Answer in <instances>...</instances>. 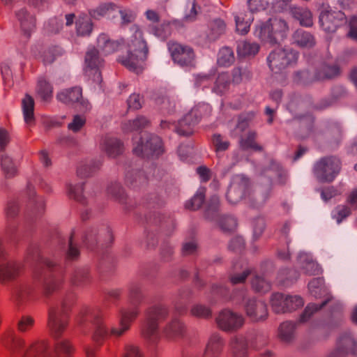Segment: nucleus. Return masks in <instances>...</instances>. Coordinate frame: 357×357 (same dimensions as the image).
<instances>
[{"label":"nucleus","mask_w":357,"mask_h":357,"mask_svg":"<svg viewBox=\"0 0 357 357\" xmlns=\"http://www.w3.org/2000/svg\"><path fill=\"white\" fill-rule=\"evenodd\" d=\"M116 7V5L112 3H103L96 9L91 10L89 13L91 17L98 20L114 11Z\"/></svg>","instance_id":"35"},{"label":"nucleus","mask_w":357,"mask_h":357,"mask_svg":"<svg viewBox=\"0 0 357 357\" xmlns=\"http://www.w3.org/2000/svg\"><path fill=\"white\" fill-rule=\"evenodd\" d=\"M140 142L133 148V152L138 156H148L149 155H160L163 152V146L161 139L158 136L151 135L144 144L140 138Z\"/></svg>","instance_id":"9"},{"label":"nucleus","mask_w":357,"mask_h":357,"mask_svg":"<svg viewBox=\"0 0 357 357\" xmlns=\"http://www.w3.org/2000/svg\"><path fill=\"white\" fill-rule=\"evenodd\" d=\"M6 254L1 244H0V282H6L16 278L20 273V265L15 262L4 263Z\"/></svg>","instance_id":"10"},{"label":"nucleus","mask_w":357,"mask_h":357,"mask_svg":"<svg viewBox=\"0 0 357 357\" xmlns=\"http://www.w3.org/2000/svg\"><path fill=\"white\" fill-rule=\"evenodd\" d=\"M284 55L285 50L281 48L272 51L267 58L269 67H282V57Z\"/></svg>","instance_id":"37"},{"label":"nucleus","mask_w":357,"mask_h":357,"mask_svg":"<svg viewBox=\"0 0 357 357\" xmlns=\"http://www.w3.org/2000/svg\"><path fill=\"white\" fill-rule=\"evenodd\" d=\"M84 62L86 67H101L105 65L104 59L95 48L90 49L86 52Z\"/></svg>","instance_id":"32"},{"label":"nucleus","mask_w":357,"mask_h":357,"mask_svg":"<svg viewBox=\"0 0 357 357\" xmlns=\"http://www.w3.org/2000/svg\"><path fill=\"white\" fill-rule=\"evenodd\" d=\"M257 133L255 132H250L245 138L242 139L241 145L246 149H252L257 151H262V146L255 141Z\"/></svg>","instance_id":"42"},{"label":"nucleus","mask_w":357,"mask_h":357,"mask_svg":"<svg viewBox=\"0 0 357 357\" xmlns=\"http://www.w3.org/2000/svg\"><path fill=\"white\" fill-rule=\"evenodd\" d=\"M227 24L224 20L216 18L208 23L206 38L209 42H215L226 32Z\"/></svg>","instance_id":"16"},{"label":"nucleus","mask_w":357,"mask_h":357,"mask_svg":"<svg viewBox=\"0 0 357 357\" xmlns=\"http://www.w3.org/2000/svg\"><path fill=\"white\" fill-rule=\"evenodd\" d=\"M341 168L340 160L335 157L320 160L314 167V174L321 181L331 182L339 174Z\"/></svg>","instance_id":"4"},{"label":"nucleus","mask_w":357,"mask_h":357,"mask_svg":"<svg viewBox=\"0 0 357 357\" xmlns=\"http://www.w3.org/2000/svg\"><path fill=\"white\" fill-rule=\"evenodd\" d=\"M166 314V309L162 307H157L149 311L147 319L142 328V335L145 338L152 342L158 339V321L163 319Z\"/></svg>","instance_id":"7"},{"label":"nucleus","mask_w":357,"mask_h":357,"mask_svg":"<svg viewBox=\"0 0 357 357\" xmlns=\"http://www.w3.org/2000/svg\"><path fill=\"white\" fill-rule=\"evenodd\" d=\"M48 349L47 341L36 340L29 344L22 357H72L75 352L74 346L68 340L55 342L52 352Z\"/></svg>","instance_id":"1"},{"label":"nucleus","mask_w":357,"mask_h":357,"mask_svg":"<svg viewBox=\"0 0 357 357\" xmlns=\"http://www.w3.org/2000/svg\"><path fill=\"white\" fill-rule=\"evenodd\" d=\"M267 5V0H248V8L251 13L264 10Z\"/></svg>","instance_id":"51"},{"label":"nucleus","mask_w":357,"mask_h":357,"mask_svg":"<svg viewBox=\"0 0 357 357\" xmlns=\"http://www.w3.org/2000/svg\"><path fill=\"white\" fill-rule=\"evenodd\" d=\"M86 123V119L82 116H75L72 123H69V130L77 132Z\"/></svg>","instance_id":"57"},{"label":"nucleus","mask_w":357,"mask_h":357,"mask_svg":"<svg viewBox=\"0 0 357 357\" xmlns=\"http://www.w3.org/2000/svg\"><path fill=\"white\" fill-rule=\"evenodd\" d=\"M268 22L271 26L273 37L275 39V44L287 37L289 31V26L284 20L280 18H272L269 19Z\"/></svg>","instance_id":"20"},{"label":"nucleus","mask_w":357,"mask_h":357,"mask_svg":"<svg viewBox=\"0 0 357 357\" xmlns=\"http://www.w3.org/2000/svg\"><path fill=\"white\" fill-rule=\"evenodd\" d=\"M137 314L138 312L135 309L130 312H122L120 321V328H112L111 330V334L117 337L122 335L129 329L130 324L135 319Z\"/></svg>","instance_id":"19"},{"label":"nucleus","mask_w":357,"mask_h":357,"mask_svg":"<svg viewBox=\"0 0 357 357\" xmlns=\"http://www.w3.org/2000/svg\"><path fill=\"white\" fill-rule=\"evenodd\" d=\"M350 214V209L345 206H342L337 208V213L335 215V219L337 223H340L342 220L349 216Z\"/></svg>","instance_id":"64"},{"label":"nucleus","mask_w":357,"mask_h":357,"mask_svg":"<svg viewBox=\"0 0 357 357\" xmlns=\"http://www.w3.org/2000/svg\"><path fill=\"white\" fill-rule=\"evenodd\" d=\"M350 30L348 36L352 39L357 40V17L353 16L349 21Z\"/></svg>","instance_id":"63"},{"label":"nucleus","mask_w":357,"mask_h":357,"mask_svg":"<svg viewBox=\"0 0 357 357\" xmlns=\"http://www.w3.org/2000/svg\"><path fill=\"white\" fill-rule=\"evenodd\" d=\"M68 195L70 198L82 202L83 201L82 188L80 186L73 188V186L70 185L68 188Z\"/></svg>","instance_id":"61"},{"label":"nucleus","mask_w":357,"mask_h":357,"mask_svg":"<svg viewBox=\"0 0 357 357\" xmlns=\"http://www.w3.org/2000/svg\"><path fill=\"white\" fill-rule=\"evenodd\" d=\"M252 20V13H240L237 15L235 17L236 31L241 35L248 33Z\"/></svg>","instance_id":"27"},{"label":"nucleus","mask_w":357,"mask_h":357,"mask_svg":"<svg viewBox=\"0 0 357 357\" xmlns=\"http://www.w3.org/2000/svg\"><path fill=\"white\" fill-rule=\"evenodd\" d=\"M1 343L3 346L10 352L13 356L16 354H21L22 357L23 354L29 347L25 348V340L21 337L15 335L12 332H8L1 337Z\"/></svg>","instance_id":"11"},{"label":"nucleus","mask_w":357,"mask_h":357,"mask_svg":"<svg viewBox=\"0 0 357 357\" xmlns=\"http://www.w3.org/2000/svg\"><path fill=\"white\" fill-rule=\"evenodd\" d=\"M167 45L172 59L176 63L183 66L195 64V54L191 47L174 41H169Z\"/></svg>","instance_id":"6"},{"label":"nucleus","mask_w":357,"mask_h":357,"mask_svg":"<svg viewBox=\"0 0 357 357\" xmlns=\"http://www.w3.org/2000/svg\"><path fill=\"white\" fill-rule=\"evenodd\" d=\"M31 290L26 287H22L18 289L15 294V301L17 305H20L29 299Z\"/></svg>","instance_id":"52"},{"label":"nucleus","mask_w":357,"mask_h":357,"mask_svg":"<svg viewBox=\"0 0 357 357\" xmlns=\"http://www.w3.org/2000/svg\"><path fill=\"white\" fill-rule=\"evenodd\" d=\"M101 149L110 157H116L122 153L123 144L116 138L105 137L101 143Z\"/></svg>","instance_id":"23"},{"label":"nucleus","mask_w":357,"mask_h":357,"mask_svg":"<svg viewBox=\"0 0 357 357\" xmlns=\"http://www.w3.org/2000/svg\"><path fill=\"white\" fill-rule=\"evenodd\" d=\"M259 49L260 47L257 43L242 41L238 44L237 53L241 57L253 56L259 52Z\"/></svg>","instance_id":"28"},{"label":"nucleus","mask_w":357,"mask_h":357,"mask_svg":"<svg viewBox=\"0 0 357 357\" xmlns=\"http://www.w3.org/2000/svg\"><path fill=\"white\" fill-rule=\"evenodd\" d=\"M304 304L303 300L301 297L298 296H285V307L286 312L295 310L301 307Z\"/></svg>","instance_id":"41"},{"label":"nucleus","mask_w":357,"mask_h":357,"mask_svg":"<svg viewBox=\"0 0 357 357\" xmlns=\"http://www.w3.org/2000/svg\"><path fill=\"white\" fill-rule=\"evenodd\" d=\"M210 110L207 105H200L194 107L191 111L179 121L176 128V132L180 135L189 136L193 132V127L202 116V113Z\"/></svg>","instance_id":"5"},{"label":"nucleus","mask_w":357,"mask_h":357,"mask_svg":"<svg viewBox=\"0 0 357 357\" xmlns=\"http://www.w3.org/2000/svg\"><path fill=\"white\" fill-rule=\"evenodd\" d=\"M298 54L295 51L285 50V55L282 57V67H287L296 64Z\"/></svg>","instance_id":"50"},{"label":"nucleus","mask_w":357,"mask_h":357,"mask_svg":"<svg viewBox=\"0 0 357 357\" xmlns=\"http://www.w3.org/2000/svg\"><path fill=\"white\" fill-rule=\"evenodd\" d=\"M216 322L218 327L222 331H233L242 327L244 324V318L242 315L232 311L224 310L216 318Z\"/></svg>","instance_id":"8"},{"label":"nucleus","mask_w":357,"mask_h":357,"mask_svg":"<svg viewBox=\"0 0 357 357\" xmlns=\"http://www.w3.org/2000/svg\"><path fill=\"white\" fill-rule=\"evenodd\" d=\"M204 199V190H200L189 202L185 204V208L192 211L198 210L202 206Z\"/></svg>","instance_id":"38"},{"label":"nucleus","mask_w":357,"mask_h":357,"mask_svg":"<svg viewBox=\"0 0 357 357\" xmlns=\"http://www.w3.org/2000/svg\"><path fill=\"white\" fill-rule=\"evenodd\" d=\"M222 340L217 335H213L206 344L204 357H218L223 349Z\"/></svg>","instance_id":"21"},{"label":"nucleus","mask_w":357,"mask_h":357,"mask_svg":"<svg viewBox=\"0 0 357 357\" xmlns=\"http://www.w3.org/2000/svg\"><path fill=\"white\" fill-rule=\"evenodd\" d=\"M154 33L158 37L165 39L171 33V28L169 24H161L160 28H155Z\"/></svg>","instance_id":"60"},{"label":"nucleus","mask_w":357,"mask_h":357,"mask_svg":"<svg viewBox=\"0 0 357 357\" xmlns=\"http://www.w3.org/2000/svg\"><path fill=\"white\" fill-rule=\"evenodd\" d=\"M184 328L180 321L173 320L165 329V334L168 338H176L180 337L183 332Z\"/></svg>","instance_id":"34"},{"label":"nucleus","mask_w":357,"mask_h":357,"mask_svg":"<svg viewBox=\"0 0 357 357\" xmlns=\"http://www.w3.org/2000/svg\"><path fill=\"white\" fill-rule=\"evenodd\" d=\"M16 17L20 22L22 31L27 36L35 28V17L30 14L26 8H23L16 12Z\"/></svg>","instance_id":"18"},{"label":"nucleus","mask_w":357,"mask_h":357,"mask_svg":"<svg viewBox=\"0 0 357 357\" xmlns=\"http://www.w3.org/2000/svg\"><path fill=\"white\" fill-rule=\"evenodd\" d=\"M1 164L2 170L6 177H13L16 174L17 169L9 157H2Z\"/></svg>","instance_id":"44"},{"label":"nucleus","mask_w":357,"mask_h":357,"mask_svg":"<svg viewBox=\"0 0 357 357\" xmlns=\"http://www.w3.org/2000/svg\"><path fill=\"white\" fill-rule=\"evenodd\" d=\"M294 325L291 322H284L279 328V337L284 342H289L293 337Z\"/></svg>","instance_id":"40"},{"label":"nucleus","mask_w":357,"mask_h":357,"mask_svg":"<svg viewBox=\"0 0 357 357\" xmlns=\"http://www.w3.org/2000/svg\"><path fill=\"white\" fill-rule=\"evenodd\" d=\"M134 31L135 41H132L134 47H137L138 50L135 49L136 52H139L140 56L137 54H132L129 50L127 52L126 55L120 56L117 61L118 63L124 66L125 67H137L141 65L140 61L145 60L148 55V47L146 41L143 39L142 31L139 29V26L134 25L132 27Z\"/></svg>","instance_id":"3"},{"label":"nucleus","mask_w":357,"mask_h":357,"mask_svg":"<svg viewBox=\"0 0 357 357\" xmlns=\"http://www.w3.org/2000/svg\"><path fill=\"white\" fill-rule=\"evenodd\" d=\"M72 303L64 301L61 307L49 310L47 326L54 338H59L68 326Z\"/></svg>","instance_id":"2"},{"label":"nucleus","mask_w":357,"mask_h":357,"mask_svg":"<svg viewBox=\"0 0 357 357\" xmlns=\"http://www.w3.org/2000/svg\"><path fill=\"white\" fill-rule=\"evenodd\" d=\"M293 15L302 26H310L313 24L312 13L307 8H296L293 10Z\"/></svg>","instance_id":"33"},{"label":"nucleus","mask_w":357,"mask_h":357,"mask_svg":"<svg viewBox=\"0 0 357 357\" xmlns=\"http://www.w3.org/2000/svg\"><path fill=\"white\" fill-rule=\"evenodd\" d=\"M96 324V329L93 334V340L99 343L108 335V331L103 323L97 321Z\"/></svg>","instance_id":"55"},{"label":"nucleus","mask_w":357,"mask_h":357,"mask_svg":"<svg viewBox=\"0 0 357 357\" xmlns=\"http://www.w3.org/2000/svg\"><path fill=\"white\" fill-rule=\"evenodd\" d=\"M149 125V121L144 116L137 117L132 123L129 122L124 128L126 131H137Z\"/></svg>","instance_id":"46"},{"label":"nucleus","mask_w":357,"mask_h":357,"mask_svg":"<svg viewBox=\"0 0 357 357\" xmlns=\"http://www.w3.org/2000/svg\"><path fill=\"white\" fill-rule=\"evenodd\" d=\"M82 97V89L73 87L66 89L57 94V99L66 104L75 102L79 100Z\"/></svg>","instance_id":"26"},{"label":"nucleus","mask_w":357,"mask_h":357,"mask_svg":"<svg viewBox=\"0 0 357 357\" xmlns=\"http://www.w3.org/2000/svg\"><path fill=\"white\" fill-rule=\"evenodd\" d=\"M285 296L280 293L274 294L271 298V305L273 310L276 313L286 312V307L284 305Z\"/></svg>","instance_id":"39"},{"label":"nucleus","mask_w":357,"mask_h":357,"mask_svg":"<svg viewBox=\"0 0 357 357\" xmlns=\"http://www.w3.org/2000/svg\"><path fill=\"white\" fill-rule=\"evenodd\" d=\"M119 13L121 15V26L127 25L131 22H132L136 17L135 13L129 9H124L119 10Z\"/></svg>","instance_id":"54"},{"label":"nucleus","mask_w":357,"mask_h":357,"mask_svg":"<svg viewBox=\"0 0 357 357\" xmlns=\"http://www.w3.org/2000/svg\"><path fill=\"white\" fill-rule=\"evenodd\" d=\"M326 304V301H324L320 305H317V304H309L305 309L303 314L301 316V321H306L310 316L314 312L320 310L324 305Z\"/></svg>","instance_id":"56"},{"label":"nucleus","mask_w":357,"mask_h":357,"mask_svg":"<svg viewBox=\"0 0 357 357\" xmlns=\"http://www.w3.org/2000/svg\"><path fill=\"white\" fill-rule=\"evenodd\" d=\"M129 109H139L142 107V98L139 94H132L128 100Z\"/></svg>","instance_id":"59"},{"label":"nucleus","mask_w":357,"mask_h":357,"mask_svg":"<svg viewBox=\"0 0 357 357\" xmlns=\"http://www.w3.org/2000/svg\"><path fill=\"white\" fill-rule=\"evenodd\" d=\"M340 68H321V71L319 74L322 76L319 77V79H333L337 77L340 73Z\"/></svg>","instance_id":"58"},{"label":"nucleus","mask_w":357,"mask_h":357,"mask_svg":"<svg viewBox=\"0 0 357 357\" xmlns=\"http://www.w3.org/2000/svg\"><path fill=\"white\" fill-rule=\"evenodd\" d=\"M255 35L264 43L275 44V39L273 37V33L271 31V26L268 21L257 25L255 31Z\"/></svg>","instance_id":"22"},{"label":"nucleus","mask_w":357,"mask_h":357,"mask_svg":"<svg viewBox=\"0 0 357 357\" xmlns=\"http://www.w3.org/2000/svg\"><path fill=\"white\" fill-rule=\"evenodd\" d=\"M212 144L216 152L226 151L229 146V142L219 134L213 135Z\"/></svg>","instance_id":"48"},{"label":"nucleus","mask_w":357,"mask_h":357,"mask_svg":"<svg viewBox=\"0 0 357 357\" xmlns=\"http://www.w3.org/2000/svg\"><path fill=\"white\" fill-rule=\"evenodd\" d=\"M294 43L301 47H312L315 44L314 36L303 29H298L293 36Z\"/></svg>","instance_id":"25"},{"label":"nucleus","mask_w":357,"mask_h":357,"mask_svg":"<svg viewBox=\"0 0 357 357\" xmlns=\"http://www.w3.org/2000/svg\"><path fill=\"white\" fill-rule=\"evenodd\" d=\"M240 181H234L230 185L227 193V200L234 204L238 203L242 198L243 190H245L248 181L243 178H239Z\"/></svg>","instance_id":"17"},{"label":"nucleus","mask_w":357,"mask_h":357,"mask_svg":"<svg viewBox=\"0 0 357 357\" xmlns=\"http://www.w3.org/2000/svg\"><path fill=\"white\" fill-rule=\"evenodd\" d=\"M98 46L104 54H110L121 50L125 46V40H112L107 35L102 33L98 38Z\"/></svg>","instance_id":"15"},{"label":"nucleus","mask_w":357,"mask_h":357,"mask_svg":"<svg viewBox=\"0 0 357 357\" xmlns=\"http://www.w3.org/2000/svg\"><path fill=\"white\" fill-rule=\"evenodd\" d=\"M1 164L2 170L6 177H13L16 174L17 169L9 157H2Z\"/></svg>","instance_id":"43"},{"label":"nucleus","mask_w":357,"mask_h":357,"mask_svg":"<svg viewBox=\"0 0 357 357\" xmlns=\"http://www.w3.org/2000/svg\"><path fill=\"white\" fill-rule=\"evenodd\" d=\"M123 357H143V356L137 347L127 345L125 347Z\"/></svg>","instance_id":"62"},{"label":"nucleus","mask_w":357,"mask_h":357,"mask_svg":"<svg viewBox=\"0 0 357 357\" xmlns=\"http://www.w3.org/2000/svg\"><path fill=\"white\" fill-rule=\"evenodd\" d=\"M234 61V53L230 47H223L220 50L218 54V64L220 67L231 66Z\"/></svg>","instance_id":"30"},{"label":"nucleus","mask_w":357,"mask_h":357,"mask_svg":"<svg viewBox=\"0 0 357 357\" xmlns=\"http://www.w3.org/2000/svg\"><path fill=\"white\" fill-rule=\"evenodd\" d=\"M22 108L25 123L32 126L35 122L34 100L29 95H26L22 100Z\"/></svg>","instance_id":"24"},{"label":"nucleus","mask_w":357,"mask_h":357,"mask_svg":"<svg viewBox=\"0 0 357 357\" xmlns=\"http://www.w3.org/2000/svg\"><path fill=\"white\" fill-rule=\"evenodd\" d=\"M191 314L195 317L208 318L211 316V311L205 306L197 305L191 309Z\"/></svg>","instance_id":"53"},{"label":"nucleus","mask_w":357,"mask_h":357,"mask_svg":"<svg viewBox=\"0 0 357 357\" xmlns=\"http://www.w3.org/2000/svg\"><path fill=\"white\" fill-rule=\"evenodd\" d=\"M62 282L61 280L56 278H50L45 281L44 284V293L46 296H50L56 291L61 287Z\"/></svg>","instance_id":"47"},{"label":"nucleus","mask_w":357,"mask_h":357,"mask_svg":"<svg viewBox=\"0 0 357 357\" xmlns=\"http://www.w3.org/2000/svg\"><path fill=\"white\" fill-rule=\"evenodd\" d=\"M36 93L42 100L50 101L52 98L53 88L45 79L40 78L37 84Z\"/></svg>","instance_id":"31"},{"label":"nucleus","mask_w":357,"mask_h":357,"mask_svg":"<svg viewBox=\"0 0 357 357\" xmlns=\"http://www.w3.org/2000/svg\"><path fill=\"white\" fill-rule=\"evenodd\" d=\"M76 30L78 36H89L93 30L91 17L86 15H80L76 22Z\"/></svg>","instance_id":"29"},{"label":"nucleus","mask_w":357,"mask_h":357,"mask_svg":"<svg viewBox=\"0 0 357 357\" xmlns=\"http://www.w3.org/2000/svg\"><path fill=\"white\" fill-rule=\"evenodd\" d=\"M247 316L252 321H260L265 320L268 317L266 305L261 301L249 300L245 307Z\"/></svg>","instance_id":"12"},{"label":"nucleus","mask_w":357,"mask_h":357,"mask_svg":"<svg viewBox=\"0 0 357 357\" xmlns=\"http://www.w3.org/2000/svg\"><path fill=\"white\" fill-rule=\"evenodd\" d=\"M344 15L342 12H326L321 15L319 21L326 32H334L344 21Z\"/></svg>","instance_id":"13"},{"label":"nucleus","mask_w":357,"mask_h":357,"mask_svg":"<svg viewBox=\"0 0 357 357\" xmlns=\"http://www.w3.org/2000/svg\"><path fill=\"white\" fill-rule=\"evenodd\" d=\"M356 342L349 335L340 337L337 342V349L328 357H345L349 351L357 354Z\"/></svg>","instance_id":"14"},{"label":"nucleus","mask_w":357,"mask_h":357,"mask_svg":"<svg viewBox=\"0 0 357 357\" xmlns=\"http://www.w3.org/2000/svg\"><path fill=\"white\" fill-rule=\"evenodd\" d=\"M252 287L259 292H265L270 289V284L264 278L255 276L252 280Z\"/></svg>","instance_id":"49"},{"label":"nucleus","mask_w":357,"mask_h":357,"mask_svg":"<svg viewBox=\"0 0 357 357\" xmlns=\"http://www.w3.org/2000/svg\"><path fill=\"white\" fill-rule=\"evenodd\" d=\"M231 347L235 357H247V344L243 339L233 340Z\"/></svg>","instance_id":"36"},{"label":"nucleus","mask_w":357,"mask_h":357,"mask_svg":"<svg viewBox=\"0 0 357 357\" xmlns=\"http://www.w3.org/2000/svg\"><path fill=\"white\" fill-rule=\"evenodd\" d=\"M34 322L32 317L28 315L22 316L17 321V331L20 333L29 331L33 328Z\"/></svg>","instance_id":"45"}]
</instances>
